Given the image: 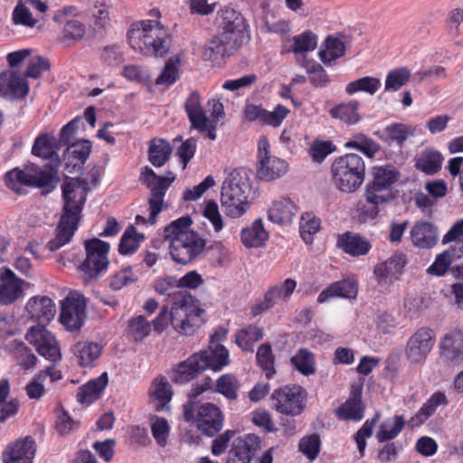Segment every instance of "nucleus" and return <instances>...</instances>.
<instances>
[{
  "instance_id": "f257e3e1",
  "label": "nucleus",
  "mask_w": 463,
  "mask_h": 463,
  "mask_svg": "<svg viewBox=\"0 0 463 463\" xmlns=\"http://www.w3.org/2000/svg\"><path fill=\"white\" fill-rule=\"evenodd\" d=\"M98 181L96 174H92L91 183L85 178L65 177L61 186L64 201L62 214L56 235L48 243L50 250H57L71 241L78 229L88 192L96 186Z\"/></svg>"
},
{
  "instance_id": "f03ea898",
  "label": "nucleus",
  "mask_w": 463,
  "mask_h": 463,
  "mask_svg": "<svg viewBox=\"0 0 463 463\" xmlns=\"http://www.w3.org/2000/svg\"><path fill=\"white\" fill-rule=\"evenodd\" d=\"M229 363V352L220 343L219 334L215 333L211 337L208 349L193 354L176 365L173 370L172 381L178 384H184L208 368L220 371Z\"/></svg>"
},
{
  "instance_id": "7ed1b4c3",
  "label": "nucleus",
  "mask_w": 463,
  "mask_h": 463,
  "mask_svg": "<svg viewBox=\"0 0 463 463\" xmlns=\"http://www.w3.org/2000/svg\"><path fill=\"white\" fill-rule=\"evenodd\" d=\"M192 219L181 217L165 226L163 237L169 243L172 259L185 265L195 260L204 250L205 241L193 230H190Z\"/></svg>"
},
{
  "instance_id": "20e7f679",
  "label": "nucleus",
  "mask_w": 463,
  "mask_h": 463,
  "mask_svg": "<svg viewBox=\"0 0 463 463\" xmlns=\"http://www.w3.org/2000/svg\"><path fill=\"white\" fill-rule=\"evenodd\" d=\"M205 311L199 307L198 301L192 295H183L175 300L171 312L163 307L153 320L156 332H163L170 322L174 329L184 335H194L203 325Z\"/></svg>"
},
{
  "instance_id": "39448f33",
  "label": "nucleus",
  "mask_w": 463,
  "mask_h": 463,
  "mask_svg": "<svg viewBox=\"0 0 463 463\" xmlns=\"http://www.w3.org/2000/svg\"><path fill=\"white\" fill-rule=\"evenodd\" d=\"M131 48L149 57H164L171 48L172 35L158 21L143 20L131 24L128 32Z\"/></svg>"
},
{
  "instance_id": "423d86ee",
  "label": "nucleus",
  "mask_w": 463,
  "mask_h": 463,
  "mask_svg": "<svg viewBox=\"0 0 463 463\" xmlns=\"http://www.w3.org/2000/svg\"><path fill=\"white\" fill-rule=\"evenodd\" d=\"M331 174L332 183L339 191L345 194L354 193L364 181V162L356 154H346L334 160Z\"/></svg>"
},
{
  "instance_id": "0eeeda50",
  "label": "nucleus",
  "mask_w": 463,
  "mask_h": 463,
  "mask_svg": "<svg viewBox=\"0 0 463 463\" xmlns=\"http://www.w3.org/2000/svg\"><path fill=\"white\" fill-rule=\"evenodd\" d=\"M373 179L364 190L366 202L375 209L379 205L390 203L394 198L392 185L401 178L398 168L387 164L372 168Z\"/></svg>"
},
{
  "instance_id": "6e6552de",
  "label": "nucleus",
  "mask_w": 463,
  "mask_h": 463,
  "mask_svg": "<svg viewBox=\"0 0 463 463\" xmlns=\"http://www.w3.org/2000/svg\"><path fill=\"white\" fill-rule=\"evenodd\" d=\"M247 185L241 182V176L234 170L224 180L221 192V204L225 214L239 218L249 209Z\"/></svg>"
},
{
  "instance_id": "1a4fd4ad",
  "label": "nucleus",
  "mask_w": 463,
  "mask_h": 463,
  "mask_svg": "<svg viewBox=\"0 0 463 463\" xmlns=\"http://www.w3.org/2000/svg\"><path fill=\"white\" fill-rule=\"evenodd\" d=\"M184 417L186 421H195L198 430L209 437L214 436L223 426L222 411L211 402L202 404L196 411L194 402L189 401L184 405Z\"/></svg>"
},
{
  "instance_id": "9d476101",
  "label": "nucleus",
  "mask_w": 463,
  "mask_h": 463,
  "mask_svg": "<svg viewBox=\"0 0 463 463\" xmlns=\"http://www.w3.org/2000/svg\"><path fill=\"white\" fill-rule=\"evenodd\" d=\"M57 170L50 167L48 170L31 165L24 170L14 168L5 175L6 185L19 193L20 185L35 186L39 188L53 187L54 177Z\"/></svg>"
},
{
  "instance_id": "9b49d317",
  "label": "nucleus",
  "mask_w": 463,
  "mask_h": 463,
  "mask_svg": "<svg viewBox=\"0 0 463 463\" xmlns=\"http://www.w3.org/2000/svg\"><path fill=\"white\" fill-rule=\"evenodd\" d=\"M86 259L80 265L83 279L86 282L95 280L107 270L109 265L108 253L109 244L98 238L84 241Z\"/></svg>"
},
{
  "instance_id": "f8f14e48",
  "label": "nucleus",
  "mask_w": 463,
  "mask_h": 463,
  "mask_svg": "<svg viewBox=\"0 0 463 463\" xmlns=\"http://www.w3.org/2000/svg\"><path fill=\"white\" fill-rule=\"evenodd\" d=\"M271 401L278 412L295 417L301 414L307 405V392L300 385H285L273 392Z\"/></svg>"
},
{
  "instance_id": "ddd939ff",
  "label": "nucleus",
  "mask_w": 463,
  "mask_h": 463,
  "mask_svg": "<svg viewBox=\"0 0 463 463\" xmlns=\"http://www.w3.org/2000/svg\"><path fill=\"white\" fill-rule=\"evenodd\" d=\"M169 175L170 176L163 177L158 176L146 166L142 169L140 181L150 189L151 194L148 201L150 207L148 222L150 224L156 223L158 213L163 210L164 196L169 185L175 180V175L172 173Z\"/></svg>"
},
{
  "instance_id": "4468645a",
  "label": "nucleus",
  "mask_w": 463,
  "mask_h": 463,
  "mask_svg": "<svg viewBox=\"0 0 463 463\" xmlns=\"http://www.w3.org/2000/svg\"><path fill=\"white\" fill-rule=\"evenodd\" d=\"M269 144L266 137L259 140L257 175L264 181H272L283 176L288 170V163L273 156L269 151Z\"/></svg>"
},
{
  "instance_id": "2eb2a0df",
  "label": "nucleus",
  "mask_w": 463,
  "mask_h": 463,
  "mask_svg": "<svg viewBox=\"0 0 463 463\" xmlns=\"http://www.w3.org/2000/svg\"><path fill=\"white\" fill-rule=\"evenodd\" d=\"M242 37L236 33H229L222 31L211 38L203 50V59L209 61H217L226 56L232 55L242 43Z\"/></svg>"
},
{
  "instance_id": "dca6fc26",
  "label": "nucleus",
  "mask_w": 463,
  "mask_h": 463,
  "mask_svg": "<svg viewBox=\"0 0 463 463\" xmlns=\"http://www.w3.org/2000/svg\"><path fill=\"white\" fill-rule=\"evenodd\" d=\"M242 37L236 33H229L222 31L211 38L203 50V59L209 61H217L226 56L232 55L242 43Z\"/></svg>"
},
{
  "instance_id": "f3484780",
  "label": "nucleus",
  "mask_w": 463,
  "mask_h": 463,
  "mask_svg": "<svg viewBox=\"0 0 463 463\" xmlns=\"http://www.w3.org/2000/svg\"><path fill=\"white\" fill-rule=\"evenodd\" d=\"M86 298L79 292H70L61 302L60 322L68 331L80 329L86 317Z\"/></svg>"
},
{
  "instance_id": "a211bd4d",
  "label": "nucleus",
  "mask_w": 463,
  "mask_h": 463,
  "mask_svg": "<svg viewBox=\"0 0 463 463\" xmlns=\"http://www.w3.org/2000/svg\"><path fill=\"white\" fill-rule=\"evenodd\" d=\"M25 339L35 347L37 353L53 362L61 360V355L58 343L53 335L45 328V325L31 326Z\"/></svg>"
},
{
  "instance_id": "6ab92c4d",
  "label": "nucleus",
  "mask_w": 463,
  "mask_h": 463,
  "mask_svg": "<svg viewBox=\"0 0 463 463\" xmlns=\"http://www.w3.org/2000/svg\"><path fill=\"white\" fill-rule=\"evenodd\" d=\"M434 345V331L430 327H420L409 338L405 348V355L411 363H422Z\"/></svg>"
},
{
  "instance_id": "aec40b11",
  "label": "nucleus",
  "mask_w": 463,
  "mask_h": 463,
  "mask_svg": "<svg viewBox=\"0 0 463 463\" xmlns=\"http://www.w3.org/2000/svg\"><path fill=\"white\" fill-rule=\"evenodd\" d=\"M440 358L449 365L463 364V332L454 330L447 333L439 341Z\"/></svg>"
},
{
  "instance_id": "412c9836",
  "label": "nucleus",
  "mask_w": 463,
  "mask_h": 463,
  "mask_svg": "<svg viewBox=\"0 0 463 463\" xmlns=\"http://www.w3.org/2000/svg\"><path fill=\"white\" fill-rule=\"evenodd\" d=\"M296 287L297 282L292 279H287L280 285L272 286L265 293L264 299L252 307L251 313L253 316H258L272 308L279 300L287 301L294 292Z\"/></svg>"
},
{
  "instance_id": "4be33fe9",
  "label": "nucleus",
  "mask_w": 463,
  "mask_h": 463,
  "mask_svg": "<svg viewBox=\"0 0 463 463\" xmlns=\"http://www.w3.org/2000/svg\"><path fill=\"white\" fill-rule=\"evenodd\" d=\"M261 440L255 434H248L234 440L227 463H250L260 449Z\"/></svg>"
},
{
  "instance_id": "5701e85b",
  "label": "nucleus",
  "mask_w": 463,
  "mask_h": 463,
  "mask_svg": "<svg viewBox=\"0 0 463 463\" xmlns=\"http://www.w3.org/2000/svg\"><path fill=\"white\" fill-rule=\"evenodd\" d=\"M36 445L32 437L16 439L9 444L3 455L5 463H33Z\"/></svg>"
},
{
  "instance_id": "b1692460",
  "label": "nucleus",
  "mask_w": 463,
  "mask_h": 463,
  "mask_svg": "<svg viewBox=\"0 0 463 463\" xmlns=\"http://www.w3.org/2000/svg\"><path fill=\"white\" fill-rule=\"evenodd\" d=\"M410 236L413 246L429 250L435 247L439 241V229L430 222L418 221L411 227Z\"/></svg>"
},
{
  "instance_id": "393cba45",
  "label": "nucleus",
  "mask_w": 463,
  "mask_h": 463,
  "mask_svg": "<svg viewBox=\"0 0 463 463\" xmlns=\"http://www.w3.org/2000/svg\"><path fill=\"white\" fill-rule=\"evenodd\" d=\"M29 87L26 80L15 71H8L0 74V96L8 99H22L27 95Z\"/></svg>"
},
{
  "instance_id": "a878e982",
  "label": "nucleus",
  "mask_w": 463,
  "mask_h": 463,
  "mask_svg": "<svg viewBox=\"0 0 463 463\" xmlns=\"http://www.w3.org/2000/svg\"><path fill=\"white\" fill-rule=\"evenodd\" d=\"M24 281L15 276L10 269L0 274V304L8 305L17 300L23 293Z\"/></svg>"
},
{
  "instance_id": "bb28decb",
  "label": "nucleus",
  "mask_w": 463,
  "mask_h": 463,
  "mask_svg": "<svg viewBox=\"0 0 463 463\" xmlns=\"http://www.w3.org/2000/svg\"><path fill=\"white\" fill-rule=\"evenodd\" d=\"M26 310L31 318L37 320L39 325L48 324L56 314L53 301L45 296L32 298L26 304Z\"/></svg>"
},
{
  "instance_id": "cd10ccee",
  "label": "nucleus",
  "mask_w": 463,
  "mask_h": 463,
  "mask_svg": "<svg viewBox=\"0 0 463 463\" xmlns=\"http://www.w3.org/2000/svg\"><path fill=\"white\" fill-rule=\"evenodd\" d=\"M337 246L353 257L366 255L372 246L369 241L360 234L347 232L337 239Z\"/></svg>"
},
{
  "instance_id": "c85d7f7f",
  "label": "nucleus",
  "mask_w": 463,
  "mask_h": 463,
  "mask_svg": "<svg viewBox=\"0 0 463 463\" xmlns=\"http://www.w3.org/2000/svg\"><path fill=\"white\" fill-rule=\"evenodd\" d=\"M71 350L80 366L92 367L102 353V346L94 342H78Z\"/></svg>"
},
{
  "instance_id": "c756f323",
  "label": "nucleus",
  "mask_w": 463,
  "mask_h": 463,
  "mask_svg": "<svg viewBox=\"0 0 463 463\" xmlns=\"http://www.w3.org/2000/svg\"><path fill=\"white\" fill-rule=\"evenodd\" d=\"M358 288L356 283L351 279H343L332 283L329 287L323 289L318 295L317 301L325 303L332 298H355Z\"/></svg>"
},
{
  "instance_id": "7c9ffc66",
  "label": "nucleus",
  "mask_w": 463,
  "mask_h": 463,
  "mask_svg": "<svg viewBox=\"0 0 463 463\" xmlns=\"http://www.w3.org/2000/svg\"><path fill=\"white\" fill-rule=\"evenodd\" d=\"M184 109L192 128L199 131H205L209 119L201 105V98L198 92L193 91L189 95L184 102Z\"/></svg>"
},
{
  "instance_id": "2f4dec72",
  "label": "nucleus",
  "mask_w": 463,
  "mask_h": 463,
  "mask_svg": "<svg viewBox=\"0 0 463 463\" xmlns=\"http://www.w3.org/2000/svg\"><path fill=\"white\" fill-rule=\"evenodd\" d=\"M339 418L345 420H360L364 417V406L362 403V389L353 387L349 399L336 410Z\"/></svg>"
},
{
  "instance_id": "473e14b6",
  "label": "nucleus",
  "mask_w": 463,
  "mask_h": 463,
  "mask_svg": "<svg viewBox=\"0 0 463 463\" xmlns=\"http://www.w3.org/2000/svg\"><path fill=\"white\" fill-rule=\"evenodd\" d=\"M219 27L229 33H236L237 36L243 38L245 24L240 13L230 7L222 8L216 18Z\"/></svg>"
},
{
  "instance_id": "72a5a7b5",
  "label": "nucleus",
  "mask_w": 463,
  "mask_h": 463,
  "mask_svg": "<svg viewBox=\"0 0 463 463\" xmlns=\"http://www.w3.org/2000/svg\"><path fill=\"white\" fill-rule=\"evenodd\" d=\"M109 378L107 373L89 381L79 388L77 401L80 403H90L99 398L100 393L108 385Z\"/></svg>"
},
{
  "instance_id": "f704fd0d",
  "label": "nucleus",
  "mask_w": 463,
  "mask_h": 463,
  "mask_svg": "<svg viewBox=\"0 0 463 463\" xmlns=\"http://www.w3.org/2000/svg\"><path fill=\"white\" fill-rule=\"evenodd\" d=\"M297 208L288 198L274 201L269 209V219L278 224L289 223L296 215Z\"/></svg>"
},
{
  "instance_id": "c9c22d12",
  "label": "nucleus",
  "mask_w": 463,
  "mask_h": 463,
  "mask_svg": "<svg viewBox=\"0 0 463 463\" xmlns=\"http://www.w3.org/2000/svg\"><path fill=\"white\" fill-rule=\"evenodd\" d=\"M241 242L247 248L261 247L269 235L263 227L261 220H256L250 227L241 231Z\"/></svg>"
},
{
  "instance_id": "e433bc0d",
  "label": "nucleus",
  "mask_w": 463,
  "mask_h": 463,
  "mask_svg": "<svg viewBox=\"0 0 463 463\" xmlns=\"http://www.w3.org/2000/svg\"><path fill=\"white\" fill-rule=\"evenodd\" d=\"M172 150L171 145L166 140L154 138L147 150L148 160L154 166L161 167L169 160Z\"/></svg>"
},
{
  "instance_id": "4c0bfd02",
  "label": "nucleus",
  "mask_w": 463,
  "mask_h": 463,
  "mask_svg": "<svg viewBox=\"0 0 463 463\" xmlns=\"http://www.w3.org/2000/svg\"><path fill=\"white\" fill-rule=\"evenodd\" d=\"M316 47V34L310 31H306L303 33L293 37V44L290 47V51L298 56V61L301 65V63L307 61L306 60V53L315 50Z\"/></svg>"
},
{
  "instance_id": "58836bf2",
  "label": "nucleus",
  "mask_w": 463,
  "mask_h": 463,
  "mask_svg": "<svg viewBox=\"0 0 463 463\" xmlns=\"http://www.w3.org/2000/svg\"><path fill=\"white\" fill-rule=\"evenodd\" d=\"M151 397L156 411L165 408L172 398L171 385L165 377L155 379L151 387Z\"/></svg>"
},
{
  "instance_id": "ea45409f",
  "label": "nucleus",
  "mask_w": 463,
  "mask_h": 463,
  "mask_svg": "<svg viewBox=\"0 0 463 463\" xmlns=\"http://www.w3.org/2000/svg\"><path fill=\"white\" fill-rule=\"evenodd\" d=\"M404 263L402 256L393 255L386 261L377 264L374 268V274L382 281L392 279L402 272Z\"/></svg>"
},
{
  "instance_id": "a19ab883",
  "label": "nucleus",
  "mask_w": 463,
  "mask_h": 463,
  "mask_svg": "<svg viewBox=\"0 0 463 463\" xmlns=\"http://www.w3.org/2000/svg\"><path fill=\"white\" fill-rule=\"evenodd\" d=\"M263 329L255 325H249L240 329L235 335V342L244 351H252L254 343L263 338Z\"/></svg>"
},
{
  "instance_id": "79ce46f5",
  "label": "nucleus",
  "mask_w": 463,
  "mask_h": 463,
  "mask_svg": "<svg viewBox=\"0 0 463 463\" xmlns=\"http://www.w3.org/2000/svg\"><path fill=\"white\" fill-rule=\"evenodd\" d=\"M241 388V383L232 373H225L220 376L214 384V392L223 395L231 401L238 399V392Z\"/></svg>"
},
{
  "instance_id": "37998d69",
  "label": "nucleus",
  "mask_w": 463,
  "mask_h": 463,
  "mask_svg": "<svg viewBox=\"0 0 463 463\" xmlns=\"http://www.w3.org/2000/svg\"><path fill=\"white\" fill-rule=\"evenodd\" d=\"M443 157L439 151L426 149L416 159V167L422 172L433 175L441 167Z\"/></svg>"
},
{
  "instance_id": "c03bdc74",
  "label": "nucleus",
  "mask_w": 463,
  "mask_h": 463,
  "mask_svg": "<svg viewBox=\"0 0 463 463\" xmlns=\"http://www.w3.org/2000/svg\"><path fill=\"white\" fill-rule=\"evenodd\" d=\"M90 152V142L89 140L82 139L68 146L64 157L65 160H68L69 164L76 166L77 165L84 164L89 158Z\"/></svg>"
},
{
  "instance_id": "a18cd8bd",
  "label": "nucleus",
  "mask_w": 463,
  "mask_h": 463,
  "mask_svg": "<svg viewBox=\"0 0 463 463\" xmlns=\"http://www.w3.org/2000/svg\"><path fill=\"white\" fill-rule=\"evenodd\" d=\"M405 424L404 418L401 415H396L392 418L383 420L376 434V439L379 442H385L391 440L398 436Z\"/></svg>"
},
{
  "instance_id": "49530a36",
  "label": "nucleus",
  "mask_w": 463,
  "mask_h": 463,
  "mask_svg": "<svg viewBox=\"0 0 463 463\" xmlns=\"http://www.w3.org/2000/svg\"><path fill=\"white\" fill-rule=\"evenodd\" d=\"M359 105L358 101L352 100L348 103H342L332 108L329 112L333 118H338L346 124L353 125L356 124L361 119L357 112Z\"/></svg>"
},
{
  "instance_id": "de8ad7c7",
  "label": "nucleus",
  "mask_w": 463,
  "mask_h": 463,
  "mask_svg": "<svg viewBox=\"0 0 463 463\" xmlns=\"http://www.w3.org/2000/svg\"><path fill=\"white\" fill-rule=\"evenodd\" d=\"M110 5L106 0H96L89 10L90 18L94 29L106 28L110 21Z\"/></svg>"
},
{
  "instance_id": "09e8293b",
  "label": "nucleus",
  "mask_w": 463,
  "mask_h": 463,
  "mask_svg": "<svg viewBox=\"0 0 463 463\" xmlns=\"http://www.w3.org/2000/svg\"><path fill=\"white\" fill-rule=\"evenodd\" d=\"M381 80L378 78L365 76L349 82L345 87V91L349 95H353L358 91L374 95L381 88Z\"/></svg>"
},
{
  "instance_id": "8fccbe9b",
  "label": "nucleus",
  "mask_w": 463,
  "mask_h": 463,
  "mask_svg": "<svg viewBox=\"0 0 463 463\" xmlns=\"http://www.w3.org/2000/svg\"><path fill=\"white\" fill-rule=\"evenodd\" d=\"M325 45L326 50L319 51V58L325 64L345 55V47L340 39L329 36L326 39Z\"/></svg>"
},
{
  "instance_id": "3c124183",
  "label": "nucleus",
  "mask_w": 463,
  "mask_h": 463,
  "mask_svg": "<svg viewBox=\"0 0 463 463\" xmlns=\"http://www.w3.org/2000/svg\"><path fill=\"white\" fill-rule=\"evenodd\" d=\"M9 394V383L6 380L0 381V421L14 415L19 409V402L16 400L6 402Z\"/></svg>"
},
{
  "instance_id": "603ef678",
  "label": "nucleus",
  "mask_w": 463,
  "mask_h": 463,
  "mask_svg": "<svg viewBox=\"0 0 463 463\" xmlns=\"http://www.w3.org/2000/svg\"><path fill=\"white\" fill-rule=\"evenodd\" d=\"M182 57L183 53H178L167 60L163 71L156 80L157 85L173 84L178 79V66Z\"/></svg>"
},
{
  "instance_id": "864d4df0",
  "label": "nucleus",
  "mask_w": 463,
  "mask_h": 463,
  "mask_svg": "<svg viewBox=\"0 0 463 463\" xmlns=\"http://www.w3.org/2000/svg\"><path fill=\"white\" fill-rule=\"evenodd\" d=\"M411 78V71L406 67H400L388 72L384 83L385 91H397Z\"/></svg>"
},
{
  "instance_id": "5fc2aeb1",
  "label": "nucleus",
  "mask_w": 463,
  "mask_h": 463,
  "mask_svg": "<svg viewBox=\"0 0 463 463\" xmlns=\"http://www.w3.org/2000/svg\"><path fill=\"white\" fill-rule=\"evenodd\" d=\"M137 230L133 225H129L125 230L118 245L120 254H132L137 250L140 240L144 239V236L138 234L137 238Z\"/></svg>"
},
{
  "instance_id": "6e6d98bb",
  "label": "nucleus",
  "mask_w": 463,
  "mask_h": 463,
  "mask_svg": "<svg viewBox=\"0 0 463 463\" xmlns=\"http://www.w3.org/2000/svg\"><path fill=\"white\" fill-rule=\"evenodd\" d=\"M294 367L304 375H310L315 373L314 355L307 349H300L291 357Z\"/></svg>"
},
{
  "instance_id": "4d7b16f0",
  "label": "nucleus",
  "mask_w": 463,
  "mask_h": 463,
  "mask_svg": "<svg viewBox=\"0 0 463 463\" xmlns=\"http://www.w3.org/2000/svg\"><path fill=\"white\" fill-rule=\"evenodd\" d=\"M56 148L54 138L43 134L35 139L32 147V153L36 156L49 159L56 156Z\"/></svg>"
},
{
  "instance_id": "13d9d810",
  "label": "nucleus",
  "mask_w": 463,
  "mask_h": 463,
  "mask_svg": "<svg viewBox=\"0 0 463 463\" xmlns=\"http://www.w3.org/2000/svg\"><path fill=\"white\" fill-rule=\"evenodd\" d=\"M257 363L265 372L268 378H271L275 374L274 354L270 345L262 344L259 346L256 354Z\"/></svg>"
},
{
  "instance_id": "bf43d9fd",
  "label": "nucleus",
  "mask_w": 463,
  "mask_h": 463,
  "mask_svg": "<svg viewBox=\"0 0 463 463\" xmlns=\"http://www.w3.org/2000/svg\"><path fill=\"white\" fill-rule=\"evenodd\" d=\"M154 288L160 295L173 296L175 298V300L180 299L183 295H189L186 292L179 290L177 279L175 277H166L157 279L154 284Z\"/></svg>"
},
{
  "instance_id": "052dcab7",
  "label": "nucleus",
  "mask_w": 463,
  "mask_h": 463,
  "mask_svg": "<svg viewBox=\"0 0 463 463\" xmlns=\"http://www.w3.org/2000/svg\"><path fill=\"white\" fill-rule=\"evenodd\" d=\"M319 219L312 216V214L308 213L302 215L300 221V235L307 244L313 242V235L319 231Z\"/></svg>"
},
{
  "instance_id": "680f3d73",
  "label": "nucleus",
  "mask_w": 463,
  "mask_h": 463,
  "mask_svg": "<svg viewBox=\"0 0 463 463\" xmlns=\"http://www.w3.org/2000/svg\"><path fill=\"white\" fill-rule=\"evenodd\" d=\"M385 132L388 135V139L402 146L407 138L414 134V128L406 124L395 123L388 126Z\"/></svg>"
},
{
  "instance_id": "e2e57ef3",
  "label": "nucleus",
  "mask_w": 463,
  "mask_h": 463,
  "mask_svg": "<svg viewBox=\"0 0 463 463\" xmlns=\"http://www.w3.org/2000/svg\"><path fill=\"white\" fill-rule=\"evenodd\" d=\"M346 147L355 148L372 158L379 150V146L371 138L365 137H355L345 144Z\"/></svg>"
},
{
  "instance_id": "0e129e2a",
  "label": "nucleus",
  "mask_w": 463,
  "mask_h": 463,
  "mask_svg": "<svg viewBox=\"0 0 463 463\" xmlns=\"http://www.w3.org/2000/svg\"><path fill=\"white\" fill-rule=\"evenodd\" d=\"M128 330L133 338L136 341H138L149 335L151 326L143 316H138L129 321Z\"/></svg>"
},
{
  "instance_id": "69168bd1",
  "label": "nucleus",
  "mask_w": 463,
  "mask_h": 463,
  "mask_svg": "<svg viewBox=\"0 0 463 463\" xmlns=\"http://www.w3.org/2000/svg\"><path fill=\"white\" fill-rule=\"evenodd\" d=\"M452 263L451 254L448 250L437 255L434 262L427 269V273L433 276H443Z\"/></svg>"
},
{
  "instance_id": "338daca9",
  "label": "nucleus",
  "mask_w": 463,
  "mask_h": 463,
  "mask_svg": "<svg viewBox=\"0 0 463 463\" xmlns=\"http://www.w3.org/2000/svg\"><path fill=\"white\" fill-rule=\"evenodd\" d=\"M151 431L158 445L165 446L166 444L169 425L165 418L153 417L151 419Z\"/></svg>"
},
{
  "instance_id": "774afa93",
  "label": "nucleus",
  "mask_w": 463,
  "mask_h": 463,
  "mask_svg": "<svg viewBox=\"0 0 463 463\" xmlns=\"http://www.w3.org/2000/svg\"><path fill=\"white\" fill-rule=\"evenodd\" d=\"M13 22L14 24H21L28 27H33L36 24V20L33 18V14L23 4V1H19L13 12Z\"/></svg>"
}]
</instances>
